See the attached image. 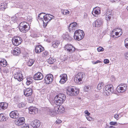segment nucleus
Instances as JSON below:
<instances>
[{
    "label": "nucleus",
    "mask_w": 128,
    "mask_h": 128,
    "mask_svg": "<svg viewBox=\"0 0 128 128\" xmlns=\"http://www.w3.org/2000/svg\"><path fill=\"white\" fill-rule=\"evenodd\" d=\"M66 99V95L63 94H60L56 95L54 98V106H59L65 101Z\"/></svg>",
    "instance_id": "1"
},
{
    "label": "nucleus",
    "mask_w": 128,
    "mask_h": 128,
    "mask_svg": "<svg viewBox=\"0 0 128 128\" xmlns=\"http://www.w3.org/2000/svg\"><path fill=\"white\" fill-rule=\"evenodd\" d=\"M28 24L26 22H23L20 23L19 26L20 31L22 33H26L30 29Z\"/></svg>",
    "instance_id": "2"
},
{
    "label": "nucleus",
    "mask_w": 128,
    "mask_h": 128,
    "mask_svg": "<svg viewBox=\"0 0 128 128\" xmlns=\"http://www.w3.org/2000/svg\"><path fill=\"white\" fill-rule=\"evenodd\" d=\"M114 92V88L111 84L106 85L104 88L103 91V94L105 95H108Z\"/></svg>",
    "instance_id": "3"
},
{
    "label": "nucleus",
    "mask_w": 128,
    "mask_h": 128,
    "mask_svg": "<svg viewBox=\"0 0 128 128\" xmlns=\"http://www.w3.org/2000/svg\"><path fill=\"white\" fill-rule=\"evenodd\" d=\"M84 35V32L82 30H78L75 31L74 35V38L79 41L82 39Z\"/></svg>",
    "instance_id": "4"
},
{
    "label": "nucleus",
    "mask_w": 128,
    "mask_h": 128,
    "mask_svg": "<svg viewBox=\"0 0 128 128\" xmlns=\"http://www.w3.org/2000/svg\"><path fill=\"white\" fill-rule=\"evenodd\" d=\"M79 90L75 87H70L67 90V94L71 96H76L79 93Z\"/></svg>",
    "instance_id": "5"
},
{
    "label": "nucleus",
    "mask_w": 128,
    "mask_h": 128,
    "mask_svg": "<svg viewBox=\"0 0 128 128\" xmlns=\"http://www.w3.org/2000/svg\"><path fill=\"white\" fill-rule=\"evenodd\" d=\"M54 109L50 110L49 113V114L52 116H54L56 114H60L61 113V108H59V106H54Z\"/></svg>",
    "instance_id": "6"
},
{
    "label": "nucleus",
    "mask_w": 128,
    "mask_h": 128,
    "mask_svg": "<svg viewBox=\"0 0 128 128\" xmlns=\"http://www.w3.org/2000/svg\"><path fill=\"white\" fill-rule=\"evenodd\" d=\"M64 50L69 54H72L74 52L75 50V47L70 44H68L66 45L64 47Z\"/></svg>",
    "instance_id": "7"
},
{
    "label": "nucleus",
    "mask_w": 128,
    "mask_h": 128,
    "mask_svg": "<svg viewBox=\"0 0 128 128\" xmlns=\"http://www.w3.org/2000/svg\"><path fill=\"white\" fill-rule=\"evenodd\" d=\"M14 77L15 79H16L19 82H20L22 80L23 78L21 71H14Z\"/></svg>",
    "instance_id": "8"
},
{
    "label": "nucleus",
    "mask_w": 128,
    "mask_h": 128,
    "mask_svg": "<svg viewBox=\"0 0 128 128\" xmlns=\"http://www.w3.org/2000/svg\"><path fill=\"white\" fill-rule=\"evenodd\" d=\"M22 41V38L19 36L14 37L12 40L13 44L16 46H18L21 44Z\"/></svg>",
    "instance_id": "9"
},
{
    "label": "nucleus",
    "mask_w": 128,
    "mask_h": 128,
    "mask_svg": "<svg viewBox=\"0 0 128 128\" xmlns=\"http://www.w3.org/2000/svg\"><path fill=\"white\" fill-rule=\"evenodd\" d=\"M126 88L127 86L126 84H121L117 87V91L119 93H122L126 90Z\"/></svg>",
    "instance_id": "10"
},
{
    "label": "nucleus",
    "mask_w": 128,
    "mask_h": 128,
    "mask_svg": "<svg viewBox=\"0 0 128 128\" xmlns=\"http://www.w3.org/2000/svg\"><path fill=\"white\" fill-rule=\"evenodd\" d=\"M53 80V76L50 74H48L44 78L45 82L46 84H50L52 82Z\"/></svg>",
    "instance_id": "11"
},
{
    "label": "nucleus",
    "mask_w": 128,
    "mask_h": 128,
    "mask_svg": "<svg viewBox=\"0 0 128 128\" xmlns=\"http://www.w3.org/2000/svg\"><path fill=\"white\" fill-rule=\"evenodd\" d=\"M120 30V32H115V30H114L111 32V34L112 37L114 38H118L122 34V30L121 29H118Z\"/></svg>",
    "instance_id": "12"
},
{
    "label": "nucleus",
    "mask_w": 128,
    "mask_h": 128,
    "mask_svg": "<svg viewBox=\"0 0 128 128\" xmlns=\"http://www.w3.org/2000/svg\"><path fill=\"white\" fill-rule=\"evenodd\" d=\"M16 125L20 126L22 125L25 122L24 118L22 117H20L16 118L15 122Z\"/></svg>",
    "instance_id": "13"
},
{
    "label": "nucleus",
    "mask_w": 128,
    "mask_h": 128,
    "mask_svg": "<svg viewBox=\"0 0 128 128\" xmlns=\"http://www.w3.org/2000/svg\"><path fill=\"white\" fill-rule=\"evenodd\" d=\"M103 23V20L102 18H99L93 22V26L96 27H100Z\"/></svg>",
    "instance_id": "14"
},
{
    "label": "nucleus",
    "mask_w": 128,
    "mask_h": 128,
    "mask_svg": "<svg viewBox=\"0 0 128 128\" xmlns=\"http://www.w3.org/2000/svg\"><path fill=\"white\" fill-rule=\"evenodd\" d=\"M60 80L59 82L61 84L65 83L68 80L67 75L65 74L60 75Z\"/></svg>",
    "instance_id": "15"
},
{
    "label": "nucleus",
    "mask_w": 128,
    "mask_h": 128,
    "mask_svg": "<svg viewBox=\"0 0 128 128\" xmlns=\"http://www.w3.org/2000/svg\"><path fill=\"white\" fill-rule=\"evenodd\" d=\"M100 13V10L99 7H96L94 8L92 12V14L96 17H97Z\"/></svg>",
    "instance_id": "16"
},
{
    "label": "nucleus",
    "mask_w": 128,
    "mask_h": 128,
    "mask_svg": "<svg viewBox=\"0 0 128 128\" xmlns=\"http://www.w3.org/2000/svg\"><path fill=\"white\" fill-rule=\"evenodd\" d=\"M43 78L42 74L40 72H38L34 76V78L35 80H40Z\"/></svg>",
    "instance_id": "17"
},
{
    "label": "nucleus",
    "mask_w": 128,
    "mask_h": 128,
    "mask_svg": "<svg viewBox=\"0 0 128 128\" xmlns=\"http://www.w3.org/2000/svg\"><path fill=\"white\" fill-rule=\"evenodd\" d=\"M32 89L30 88L25 89L24 91V95L26 96H31L32 94Z\"/></svg>",
    "instance_id": "18"
},
{
    "label": "nucleus",
    "mask_w": 128,
    "mask_h": 128,
    "mask_svg": "<svg viewBox=\"0 0 128 128\" xmlns=\"http://www.w3.org/2000/svg\"><path fill=\"white\" fill-rule=\"evenodd\" d=\"M29 112L31 114H34L38 113V109L35 107H30L28 109Z\"/></svg>",
    "instance_id": "19"
},
{
    "label": "nucleus",
    "mask_w": 128,
    "mask_h": 128,
    "mask_svg": "<svg viewBox=\"0 0 128 128\" xmlns=\"http://www.w3.org/2000/svg\"><path fill=\"white\" fill-rule=\"evenodd\" d=\"M77 24L76 22H73L70 24L69 26L68 29L70 31L75 30L77 27Z\"/></svg>",
    "instance_id": "20"
},
{
    "label": "nucleus",
    "mask_w": 128,
    "mask_h": 128,
    "mask_svg": "<svg viewBox=\"0 0 128 128\" xmlns=\"http://www.w3.org/2000/svg\"><path fill=\"white\" fill-rule=\"evenodd\" d=\"M19 114L17 110H14L12 111L10 114V117L13 118H17Z\"/></svg>",
    "instance_id": "21"
},
{
    "label": "nucleus",
    "mask_w": 128,
    "mask_h": 128,
    "mask_svg": "<svg viewBox=\"0 0 128 128\" xmlns=\"http://www.w3.org/2000/svg\"><path fill=\"white\" fill-rule=\"evenodd\" d=\"M44 50V48L40 45L36 46L35 48L36 52L38 53H40L41 52L43 51Z\"/></svg>",
    "instance_id": "22"
},
{
    "label": "nucleus",
    "mask_w": 128,
    "mask_h": 128,
    "mask_svg": "<svg viewBox=\"0 0 128 128\" xmlns=\"http://www.w3.org/2000/svg\"><path fill=\"white\" fill-rule=\"evenodd\" d=\"M12 53L14 55H18L20 53V48L18 47L14 48L13 51Z\"/></svg>",
    "instance_id": "23"
},
{
    "label": "nucleus",
    "mask_w": 128,
    "mask_h": 128,
    "mask_svg": "<svg viewBox=\"0 0 128 128\" xmlns=\"http://www.w3.org/2000/svg\"><path fill=\"white\" fill-rule=\"evenodd\" d=\"M40 125V121L38 120H36L34 121L32 126L34 128L38 127Z\"/></svg>",
    "instance_id": "24"
},
{
    "label": "nucleus",
    "mask_w": 128,
    "mask_h": 128,
    "mask_svg": "<svg viewBox=\"0 0 128 128\" xmlns=\"http://www.w3.org/2000/svg\"><path fill=\"white\" fill-rule=\"evenodd\" d=\"M8 106V104L4 102L0 103V108H1L3 110H4L7 108Z\"/></svg>",
    "instance_id": "25"
},
{
    "label": "nucleus",
    "mask_w": 128,
    "mask_h": 128,
    "mask_svg": "<svg viewBox=\"0 0 128 128\" xmlns=\"http://www.w3.org/2000/svg\"><path fill=\"white\" fill-rule=\"evenodd\" d=\"M59 41L58 40H54L53 41L52 43V47L55 48L58 47L60 44Z\"/></svg>",
    "instance_id": "26"
},
{
    "label": "nucleus",
    "mask_w": 128,
    "mask_h": 128,
    "mask_svg": "<svg viewBox=\"0 0 128 128\" xmlns=\"http://www.w3.org/2000/svg\"><path fill=\"white\" fill-rule=\"evenodd\" d=\"M0 64L3 67H5L7 65V62L4 59H2L1 60H0Z\"/></svg>",
    "instance_id": "27"
},
{
    "label": "nucleus",
    "mask_w": 128,
    "mask_h": 128,
    "mask_svg": "<svg viewBox=\"0 0 128 128\" xmlns=\"http://www.w3.org/2000/svg\"><path fill=\"white\" fill-rule=\"evenodd\" d=\"M82 80L77 77L75 76L74 78V81L76 83L80 84L82 83Z\"/></svg>",
    "instance_id": "28"
},
{
    "label": "nucleus",
    "mask_w": 128,
    "mask_h": 128,
    "mask_svg": "<svg viewBox=\"0 0 128 128\" xmlns=\"http://www.w3.org/2000/svg\"><path fill=\"white\" fill-rule=\"evenodd\" d=\"M85 74L84 73L82 72L78 73L75 76L81 79H82L83 78Z\"/></svg>",
    "instance_id": "29"
},
{
    "label": "nucleus",
    "mask_w": 128,
    "mask_h": 128,
    "mask_svg": "<svg viewBox=\"0 0 128 128\" xmlns=\"http://www.w3.org/2000/svg\"><path fill=\"white\" fill-rule=\"evenodd\" d=\"M7 7V5L6 3H2L0 4V10H4Z\"/></svg>",
    "instance_id": "30"
},
{
    "label": "nucleus",
    "mask_w": 128,
    "mask_h": 128,
    "mask_svg": "<svg viewBox=\"0 0 128 128\" xmlns=\"http://www.w3.org/2000/svg\"><path fill=\"white\" fill-rule=\"evenodd\" d=\"M45 14L44 12L40 13L38 16V19L39 20H41L42 21L44 18L45 17V15H44V14Z\"/></svg>",
    "instance_id": "31"
},
{
    "label": "nucleus",
    "mask_w": 128,
    "mask_h": 128,
    "mask_svg": "<svg viewBox=\"0 0 128 128\" xmlns=\"http://www.w3.org/2000/svg\"><path fill=\"white\" fill-rule=\"evenodd\" d=\"M46 16L45 15V17L42 20V22L43 23L44 25H45L46 26L47 23L49 21H48V18H45V17H46Z\"/></svg>",
    "instance_id": "32"
},
{
    "label": "nucleus",
    "mask_w": 128,
    "mask_h": 128,
    "mask_svg": "<svg viewBox=\"0 0 128 128\" xmlns=\"http://www.w3.org/2000/svg\"><path fill=\"white\" fill-rule=\"evenodd\" d=\"M62 13L64 15H67L70 13V12L67 10H62Z\"/></svg>",
    "instance_id": "33"
},
{
    "label": "nucleus",
    "mask_w": 128,
    "mask_h": 128,
    "mask_svg": "<svg viewBox=\"0 0 128 128\" xmlns=\"http://www.w3.org/2000/svg\"><path fill=\"white\" fill-rule=\"evenodd\" d=\"M45 16H46V17L48 18V21H49L54 17V16L50 14H46ZM46 18V17H45Z\"/></svg>",
    "instance_id": "34"
},
{
    "label": "nucleus",
    "mask_w": 128,
    "mask_h": 128,
    "mask_svg": "<svg viewBox=\"0 0 128 128\" xmlns=\"http://www.w3.org/2000/svg\"><path fill=\"white\" fill-rule=\"evenodd\" d=\"M47 62L50 64H52L54 62V58H50L47 60Z\"/></svg>",
    "instance_id": "35"
},
{
    "label": "nucleus",
    "mask_w": 128,
    "mask_h": 128,
    "mask_svg": "<svg viewBox=\"0 0 128 128\" xmlns=\"http://www.w3.org/2000/svg\"><path fill=\"white\" fill-rule=\"evenodd\" d=\"M104 84L103 82L100 83L98 84L97 86V89L100 90L103 87Z\"/></svg>",
    "instance_id": "36"
},
{
    "label": "nucleus",
    "mask_w": 128,
    "mask_h": 128,
    "mask_svg": "<svg viewBox=\"0 0 128 128\" xmlns=\"http://www.w3.org/2000/svg\"><path fill=\"white\" fill-rule=\"evenodd\" d=\"M25 104L23 102H21V103H18V107L19 108H24V107L25 106Z\"/></svg>",
    "instance_id": "37"
},
{
    "label": "nucleus",
    "mask_w": 128,
    "mask_h": 128,
    "mask_svg": "<svg viewBox=\"0 0 128 128\" xmlns=\"http://www.w3.org/2000/svg\"><path fill=\"white\" fill-rule=\"evenodd\" d=\"M32 78H27V82H26V84L27 85H29L31 84L32 82Z\"/></svg>",
    "instance_id": "38"
},
{
    "label": "nucleus",
    "mask_w": 128,
    "mask_h": 128,
    "mask_svg": "<svg viewBox=\"0 0 128 128\" xmlns=\"http://www.w3.org/2000/svg\"><path fill=\"white\" fill-rule=\"evenodd\" d=\"M34 60L33 59H30L28 62V65L29 66H31L34 62Z\"/></svg>",
    "instance_id": "39"
},
{
    "label": "nucleus",
    "mask_w": 128,
    "mask_h": 128,
    "mask_svg": "<svg viewBox=\"0 0 128 128\" xmlns=\"http://www.w3.org/2000/svg\"><path fill=\"white\" fill-rule=\"evenodd\" d=\"M6 120L5 117L2 114H0V121Z\"/></svg>",
    "instance_id": "40"
},
{
    "label": "nucleus",
    "mask_w": 128,
    "mask_h": 128,
    "mask_svg": "<svg viewBox=\"0 0 128 128\" xmlns=\"http://www.w3.org/2000/svg\"><path fill=\"white\" fill-rule=\"evenodd\" d=\"M49 53L46 51H44L43 52L42 54V56L44 57H46L49 55Z\"/></svg>",
    "instance_id": "41"
},
{
    "label": "nucleus",
    "mask_w": 128,
    "mask_h": 128,
    "mask_svg": "<svg viewBox=\"0 0 128 128\" xmlns=\"http://www.w3.org/2000/svg\"><path fill=\"white\" fill-rule=\"evenodd\" d=\"M112 10H107L106 14L112 16Z\"/></svg>",
    "instance_id": "42"
},
{
    "label": "nucleus",
    "mask_w": 128,
    "mask_h": 128,
    "mask_svg": "<svg viewBox=\"0 0 128 128\" xmlns=\"http://www.w3.org/2000/svg\"><path fill=\"white\" fill-rule=\"evenodd\" d=\"M124 42L125 46L128 48V38L125 39Z\"/></svg>",
    "instance_id": "43"
},
{
    "label": "nucleus",
    "mask_w": 128,
    "mask_h": 128,
    "mask_svg": "<svg viewBox=\"0 0 128 128\" xmlns=\"http://www.w3.org/2000/svg\"><path fill=\"white\" fill-rule=\"evenodd\" d=\"M112 16L106 15V19L107 21L110 20Z\"/></svg>",
    "instance_id": "44"
},
{
    "label": "nucleus",
    "mask_w": 128,
    "mask_h": 128,
    "mask_svg": "<svg viewBox=\"0 0 128 128\" xmlns=\"http://www.w3.org/2000/svg\"><path fill=\"white\" fill-rule=\"evenodd\" d=\"M84 91L88 92L90 90V88L88 86H85L84 88Z\"/></svg>",
    "instance_id": "45"
},
{
    "label": "nucleus",
    "mask_w": 128,
    "mask_h": 128,
    "mask_svg": "<svg viewBox=\"0 0 128 128\" xmlns=\"http://www.w3.org/2000/svg\"><path fill=\"white\" fill-rule=\"evenodd\" d=\"M104 48H103L102 47L100 46L99 47H98L97 48V50L98 52H101L102 51H104Z\"/></svg>",
    "instance_id": "46"
},
{
    "label": "nucleus",
    "mask_w": 128,
    "mask_h": 128,
    "mask_svg": "<svg viewBox=\"0 0 128 128\" xmlns=\"http://www.w3.org/2000/svg\"><path fill=\"white\" fill-rule=\"evenodd\" d=\"M110 124L111 125H117V123L116 122H110Z\"/></svg>",
    "instance_id": "47"
},
{
    "label": "nucleus",
    "mask_w": 128,
    "mask_h": 128,
    "mask_svg": "<svg viewBox=\"0 0 128 128\" xmlns=\"http://www.w3.org/2000/svg\"><path fill=\"white\" fill-rule=\"evenodd\" d=\"M12 20L14 22H15L17 20V18L16 16H14L12 18Z\"/></svg>",
    "instance_id": "48"
},
{
    "label": "nucleus",
    "mask_w": 128,
    "mask_h": 128,
    "mask_svg": "<svg viewBox=\"0 0 128 128\" xmlns=\"http://www.w3.org/2000/svg\"><path fill=\"white\" fill-rule=\"evenodd\" d=\"M28 100H30V101H29V102H32L34 100L33 98L31 97H30L28 99Z\"/></svg>",
    "instance_id": "49"
},
{
    "label": "nucleus",
    "mask_w": 128,
    "mask_h": 128,
    "mask_svg": "<svg viewBox=\"0 0 128 128\" xmlns=\"http://www.w3.org/2000/svg\"><path fill=\"white\" fill-rule=\"evenodd\" d=\"M22 126V128H29V126H28V125H26V124H24Z\"/></svg>",
    "instance_id": "50"
},
{
    "label": "nucleus",
    "mask_w": 128,
    "mask_h": 128,
    "mask_svg": "<svg viewBox=\"0 0 128 128\" xmlns=\"http://www.w3.org/2000/svg\"><path fill=\"white\" fill-rule=\"evenodd\" d=\"M109 62V60L107 59H105L104 60V62L105 64L108 63Z\"/></svg>",
    "instance_id": "51"
},
{
    "label": "nucleus",
    "mask_w": 128,
    "mask_h": 128,
    "mask_svg": "<svg viewBox=\"0 0 128 128\" xmlns=\"http://www.w3.org/2000/svg\"><path fill=\"white\" fill-rule=\"evenodd\" d=\"M56 123L58 124L62 122V121L60 119H58L56 122Z\"/></svg>",
    "instance_id": "52"
},
{
    "label": "nucleus",
    "mask_w": 128,
    "mask_h": 128,
    "mask_svg": "<svg viewBox=\"0 0 128 128\" xmlns=\"http://www.w3.org/2000/svg\"><path fill=\"white\" fill-rule=\"evenodd\" d=\"M84 113L87 114V116H89L90 114V113L88 112V110H86L84 111Z\"/></svg>",
    "instance_id": "53"
},
{
    "label": "nucleus",
    "mask_w": 128,
    "mask_h": 128,
    "mask_svg": "<svg viewBox=\"0 0 128 128\" xmlns=\"http://www.w3.org/2000/svg\"><path fill=\"white\" fill-rule=\"evenodd\" d=\"M100 62V60H97L96 61L94 62H93L92 63L94 64H97L98 63H99Z\"/></svg>",
    "instance_id": "54"
},
{
    "label": "nucleus",
    "mask_w": 128,
    "mask_h": 128,
    "mask_svg": "<svg viewBox=\"0 0 128 128\" xmlns=\"http://www.w3.org/2000/svg\"><path fill=\"white\" fill-rule=\"evenodd\" d=\"M86 118L89 121H90L92 119V118L90 117L89 116H86Z\"/></svg>",
    "instance_id": "55"
},
{
    "label": "nucleus",
    "mask_w": 128,
    "mask_h": 128,
    "mask_svg": "<svg viewBox=\"0 0 128 128\" xmlns=\"http://www.w3.org/2000/svg\"><path fill=\"white\" fill-rule=\"evenodd\" d=\"M125 56L126 58L127 59H128V52H127L125 54Z\"/></svg>",
    "instance_id": "56"
},
{
    "label": "nucleus",
    "mask_w": 128,
    "mask_h": 128,
    "mask_svg": "<svg viewBox=\"0 0 128 128\" xmlns=\"http://www.w3.org/2000/svg\"><path fill=\"white\" fill-rule=\"evenodd\" d=\"M119 117V115L118 114H115L114 116V118L116 119L117 120H118V119H117V118H118Z\"/></svg>",
    "instance_id": "57"
},
{
    "label": "nucleus",
    "mask_w": 128,
    "mask_h": 128,
    "mask_svg": "<svg viewBox=\"0 0 128 128\" xmlns=\"http://www.w3.org/2000/svg\"><path fill=\"white\" fill-rule=\"evenodd\" d=\"M111 78H111V80L112 82H114L115 80V78H114V76H112Z\"/></svg>",
    "instance_id": "58"
},
{
    "label": "nucleus",
    "mask_w": 128,
    "mask_h": 128,
    "mask_svg": "<svg viewBox=\"0 0 128 128\" xmlns=\"http://www.w3.org/2000/svg\"><path fill=\"white\" fill-rule=\"evenodd\" d=\"M120 29V28H117L116 30H115L116 31V32H119V31L120 32V30H118V29Z\"/></svg>",
    "instance_id": "59"
},
{
    "label": "nucleus",
    "mask_w": 128,
    "mask_h": 128,
    "mask_svg": "<svg viewBox=\"0 0 128 128\" xmlns=\"http://www.w3.org/2000/svg\"><path fill=\"white\" fill-rule=\"evenodd\" d=\"M112 2H114L116 1L117 0H110Z\"/></svg>",
    "instance_id": "60"
},
{
    "label": "nucleus",
    "mask_w": 128,
    "mask_h": 128,
    "mask_svg": "<svg viewBox=\"0 0 128 128\" xmlns=\"http://www.w3.org/2000/svg\"><path fill=\"white\" fill-rule=\"evenodd\" d=\"M126 9L127 10H128V6L127 7Z\"/></svg>",
    "instance_id": "61"
}]
</instances>
